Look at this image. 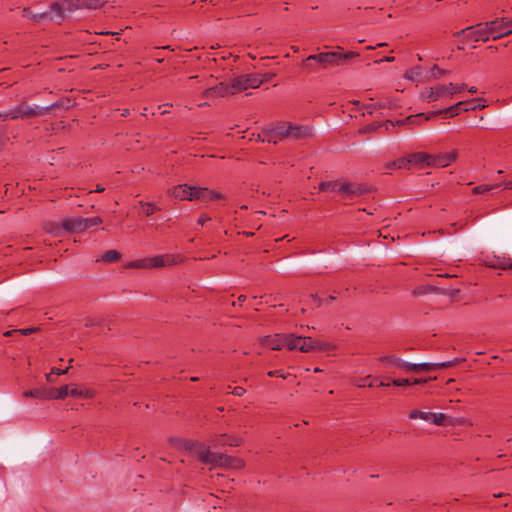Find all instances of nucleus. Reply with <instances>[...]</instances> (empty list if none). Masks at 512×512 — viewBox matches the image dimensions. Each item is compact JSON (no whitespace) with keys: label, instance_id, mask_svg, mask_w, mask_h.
<instances>
[{"label":"nucleus","instance_id":"1","mask_svg":"<svg viewBox=\"0 0 512 512\" xmlns=\"http://www.w3.org/2000/svg\"><path fill=\"white\" fill-rule=\"evenodd\" d=\"M471 41L486 42L490 38L498 39L512 33V23L504 19H495L490 22L478 23L461 31Z\"/></svg>","mask_w":512,"mask_h":512},{"label":"nucleus","instance_id":"2","mask_svg":"<svg viewBox=\"0 0 512 512\" xmlns=\"http://www.w3.org/2000/svg\"><path fill=\"white\" fill-rule=\"evenodd\" d=\"M74 105V102L70 99H61L52 103L49 106H31L27 102H21L12 109L0 111V121L5 122L7 120L25 119L31 117H37L44 115L50 110L55 109H68Z\"/></svg>","mask_w":512,"mask_h":512},{"label":"nucleus","instance_id":"3","mask_svg":"<svg viewBox=\"0 0 512 512\" xmlns=\"http://www.w3.org/2000/svg\"><path fill=\"white\" fill-rule=\"evenodd\" d=\"M482 99H474V100H467V101H460L456 103L455 105L446 108L444 110L431 112L429 114L425 113H419L416 115H410L404 119L401 124L403 125H417L421 126L423 125L427 120H429L431 117H434L439 114H443L445 118H451L456 115H458L461 111H470L475 110L478 107H485Z\"/></svg>","mask_w":512,"mask_h":512},{"label":"nucleus","instance_id":"4","mask_svg":"<svg viewBox=\"0 0 512 512\" xmlns=\"http://www.w3.org/2000/svg\"><path fill=\"white\" fill-rule=\"evenodd\" d=\"M256 137L257 141L276 144L283 139L292 138L300 140L313 137L312 130H260L251 134V140Z\"/></svg>","mask_w":512,"mask_h":512},{"label":"nucleus","instance_id":"5","mask_svg":"<svg viewBox=\"0 0 512 512\" xmlns=\"http://www.w3.org/2000/svg\"><path fill=\"white\" fill-rule=\"evenodd\" d=\"M261 85L258 73L241 75L234 78L229 86L226 85V93L236 94L248 89H255Z\"/></svg>","mask_w":512,"mask_h":512},{"label":"nucleus","instance_id":"6","mask_svg":"<svg viewBox=\"0 0 512 512\" xmlns=\"http://www.w3.org/2000/svg\"><path fill=\"white\" fill-rule=\"evenodd\" d=\"M177 263V259L175 256L166 254V255H159V256H153L148 257L140 260L132 261L128 264L129 268H156V267H163L166 265H174Z\"/></svg>","mask_w":512,"mask_h":512},{"label":"nucleus","instance_id":"7","mask_svg":"<svg viewBox=\"0 0 512 512\" xmlns=\"http://www.w3.org/2000/svg\"><path fill=\"white\" fill-rule=\"evenodd\" d=\"M359 56V53L348 51V52H339V51H331V52H322V64L320 68L328 69L336 66L344 65L348 59Z\"/></svg>","mask_w":512,"mask_h":512},{"label":"nucleus","instance_id":"8","mask_svg":"<svg viewBox=\"0 0 512 512\" xmlns=\"http://www.w3.org/2000/svg\"><path fill=\"white\" fill-rule=\"evenodd\" d=\"M343 189V199L345 200H353L356 197L363 196L365 194H370L375 191V188L366 183H354L349 181H344Z\"/></svg>","mask_w":512,"mask_h":512},{"label":"nucleus","instance_id":"9","mask_svg":"<svg viewBox=\"0 0 512 512\" xmlns=\"http://www.w3.org/2000/svg\"><path fill=\"white\" fill-rule=\"evenodd\" d=\"M444 97H451L448 84H437L433 87H426L420 92V98L429 103Z\"/></svg>","mask_w":512,"mask_h":512},{"label":"nucleus","instance_id":"10","mask_svg":"<svg viewBox=\"0 0 512 512\" xmlns=\"http://www.w3.org/2000/svg\"><path fill=\"white\" fill-rule=\"evenodd\" d=\"M457 151L453 150L450 153H439V154H430V159L426 163L428 167H447L450 163L454 162L457 159Z\"/></svg>","mask_w":512,"mask_h":512},{"label":"nucleus","instance_id":"11","mask_svg":"<svg viewBox=\"0 0 512 512\" xmlns=\"http://www.w3.org/2000/svg\"><path fill=\"white\" fill-rule=\"evenodd\" d=\"M200 460L205 464H211V469L219 467L222 468V456L216 454L204 446H199L197 450Z\"/></svg>","mask_w":512,"mask_h":512},{"label":"nucleus","instance_id":"12","mask_svg":"<svg viewBox=\"0 0 512 512\" xmlns=\"http://www.w3.org/2000/svg\"><path fill=\"white\" fill-rule=\"evenodd\" d=\"M168 193L176 199L192 201L194 200L195 186L177 185L169 189Z\"/></svg>","mask_w":512,"mask_h":512},{"label":"nucleus","instance_id":"13","mask_svg":"<svg viewBox=\"0 0 512 512\" xmlns=\"http://www.w3.org/2000/svg\"><path fill=\"white\" fill-rule=\"evenodd\" d=\"M62 228L67 232H82L86 230L83 217L67 218L62 222Z\"/></svg>","mask_w":512,"mask_h":512},{"label":"nucleus","instance_id":"14","mask_svg":"<svg viewBox=\"0 0 512 512\" xmlns=\"http://www.w3.org/2000/svg\"><path fill=\"white\" fill-rule=\"evenodd\" d=\"M408 158L410 160L409 161L410 169L412 167L423 169V168L428 167L426 165V163L430 159V154L427 152H415V153L408 154Z\"/></svg>","mask_w":512,"mask_h":512},{"label":"nucleus","instance_id":"15","mask_svg":"<svg viewBox=\"0 0 512 512\" xmlns=\"http://www.w3.org/2000/svg\"><path fill=\"white\" fill-rule=\"evenodd\" d=\"M220 197L221 195L219 193L209 190L208 188L195 187L194 200H200L208 203Z\"/></svg>","mask_w":512,"mask_h":512},{"label":"nucleus","instance_id":"16","mask_svg":"<svg viewBox=\"0 0 512 512\" xmlns=\"http://www.w3.org/2000/svg\"><path fill=\"white\" fill-rule=\"evenodd\" d=\"M344 181L340 180H331V181H321L318 185V188L321 192L331 191L338 192L343 197V189Z\"/></svg>","mask_w":512,"mask_h":512},{"label":"nucleus","instance_id":"17","mask_svg":"<svg viewBox=\"0 0 512 512\" xmlns=\"http://www.w3.org/2000/svg\"><path fill=\"white\" fill-rule=\"evenodd\" d=\"M283 334L268 335L262 338L261 343L272 350H281L283 348Z\"/></svg>","mask_w":512,"mask_h":512},{"label":"nucleus","instance_id":"18","mask_svg":"<svg viewBox=\"0 0 512 512\" xmlns=\"http://www.w3.org/2000/svg\"><path fill=\"white\" fill-rule=\"evenodd\" d=\"M322 64V52L318 54L309 55L302 63L303 67L307 68L310 72L317 70L316 65L320 67Z\"/></svg>","mask_w":512,"mask_h":512},{"label":"nucleus","instance_id":"19","mask_svg":"<svg viewBox=\"0 0 512 512\" xmlns=\"http://www.w3.org/2000/svg\"><path fill=\"white\" fill-rule=\"evenodd\" d=\"M282 339L283 347H286L288 350H299L301 336H296L295 334H283Z\"/></svg>","mask_w":512,"mask_h":512},{"label":"nucleus","instance_id":"20","mask_svg":"<svg viewBox=\"0 0 512 512\" xmlns=\"http://www.w3.org/2000/svg\"><path fill=\"white\" fill-rule=\"evenodd\" d=\"M69 396L88 399L94 396V392L90 389H85L77 385H72L70 386Z\"/></svg>","mask_w":512,"mask_h":512},{"label":"nucleus","instance_id":"21","mask_svg":"<svg viewBox=\"0 0 512 512\" xmlns=\"http://www.w3.org/2000/svg\"><path fill=\"white\" fill-rule=\"evenodd\" d=\"M422 74L423 68L418 65L408 69L404 74V78L410 81L419 82L421 81Z\"/></svg>","mask_w":512,"mask_h":512},{"label":"nucleus","instance_id":"22","mask_svg":"<svg viewBox=\"0 0 512 512\" xmlns=\"http://www.w3.org/2000/svg\"><path fill=\"white\" fill-rule=\"evenodd\" d=\"M48 12L49 17L51 16V14H54L60 19H63L65 17V14L67 13L62 0L52 3L49 7Z\"/></svg>","mask_w":512,"mask_h":512},{"label":"nucleus","instance_id":"23","mask_svg":"<svg viewBox=\"0 0 512 512\" xmlns=\"http://www.w3.org/2000/svg\"><path fill=\"white\" fill-rule=\"evenodd\" d=\"M245 467V462L242 458L226 455V469L241 470Z\"/></svg>","mask_w":512,"mask_h":512},{"label":"nucleus","instance_id":"24","mask_svg":"<svg viewBox=\"0 0 512 512\" xmlns=\"http://www.w3.org/2000/svg\"><path fill=\"white\" fill-rule=\"evenodd\" d=\"M70 386L65 385L60 388H54L49 392V398L51 399H64L69 396Z\"/></svg>","mask_w":512,"mask_h":512},{"label":"nucleus","instance_id":"25","mask_svg":"<svg viewBox=\"0 0 512 512\" xmlns=\"http://www.w3.org/2000/svg\"><path fill=\"white\" fill-rule=\"evenodd\" d=\"M138 205L141 207L142 213L147 217L161 210V208L153 202L140 201Z\"/></svg>","mask_w":512,"mask_h":512},{"label":"nucleus","instance_id":"26","mask_svg":"<svg viewBox=\"0 0 512 512\" xmlns=\"http://www.w3.org/2000/svg\"><path fill=\"white\" fill-rule=\"evenodd\" d=\"M431 422L438 426H447L452 424V421L444 413H433Z\"/></svg>","mask_w":512,"mask_h":512},{"label":"nucleus","instance_id":"27","mask_svg":"<svg viewBox=\"0 0 512 512\" xmlns=\"http://www.w3.org/2000/svg\"><path fill=\"white\" fill-rule=\"evenodd\" d=\"M409 158H408V155L406 156H403V157H400L396 160H394L393 162L389 163L388 164V168H396V169H410V165H409Z\"/></svg>","mask_w":512,"mask_h":512},{"label":"nucleus","instance_id":"28","mask_svg":"<svg viewBox=\"0 0 512 512\" xmlns=\"http://www.w3.org/2000/svg\"><path fill=\"white\" fill-rule=\"evenodd\" d=\"M313 351H332L336 346L330 342L314 339Z\"/></svg>","mask_w":512,"mask_h":512},{"label":"nucleus","instance_id":"29","mask_svg":"<svg viewBox=\"0 0 512 512\" xmlns=\"http://www.w3.org/2000/svg\"><path fill=\"white\" fill-rule=\"evenodd\" d=\"M23 17H28L33 21L39 22L49 17V12L33 13L29 8L23 9Z\"/></svg>","mask_w":512,"mask_h":512},{"label":"nucleus","instance_id":"30","mask_svg":"<svg viewBox=\"0 0 512 512\" xmlns=\"http://www.w3.org/2000/svg\"><path fill=\"white\" fill-rule=\"evenodd\" d=\"M79 2V9H98L103 5L100 0H76Z\"/></svg>","mask_w":512,"mask_h":512},{"label":"nucleus","instance_id":"31","mask_svg":"<svg viewBox=\"0 0 512 512\" xmlns=\"http://www.w3.org/2000/svg\"><path fill=\"white\" fill-rule=\"evenodd\" d=\"M313 343H314L313 338L301 336L299 350L304 353L311 352V351H313V346H314Z\"/></svg>","mask_w":512,"mask_h":512},{"label":"nucleus","instance_id":"32","mask_svg":"<svg viewBox=\"0 0 512 512\" xmlns=\"http://www.w3.org/2000/svg\"><path fill=\"white\" fill-rule=\"evenodd\" d=\"M432 415H433V412H423V411L414 409V410L410 411L409 418L410 419L420 418L425 421H431Z\"/></svg>","mask_w":512,"mask_h":512},{"label":"nucleus","instance_id":"33","mask_svg":"<svg viewBox=\"0 0 512 512\" xmlns=\"http://www.w3.org/2000/svg\"><path fill=\"white\" fill-rule=\"evenodd\" d=\"M223 84L220 83L219 85L217 86H214V87H211L209 89H207L205 91V97L206 98H213V97H216V96H219V97H222L223 96Z\"/></svg>","mask_w":512,"mask_h":512},{"label":"nucleus","instance_id":"34","mask_svg":"<svg viewBox=\"0 0 512 512\" xmlns=\"http://www.w3.org/2000/svg\"><path fill=\"white\" fill-rule=\"evenodd\" d=\"M208 505L211 506L212 512H223L222 510V501L218 496L210 495L209 499H207Z\"/></svg>","mask_w":512,"mask_h":512},{"label":"nucleus","instance_id":"35","mask_svg":"<svg viewBox=\"0 0 512 512\" xmlns=\"http://www.w3.org/2000/svg\"><path fill=\"white\" fill-rule=\"evenodd\" d=\"M246 300L245 295L238 296L237 300L234 299V295L226 296V305L229 304L232 309H236V307H241L242 303Z\"/></svg>","mask_w":512,"mask_h":512},{"label":"nucleus","instance_id":"36","mask_svg":"<svg viewBox=\"0 0 512 512\" xmlns=\"http://www.w3.org/2000/svg\"><path fill=\"white\" fill-rule=\"evenodd\" d=\"M380 362L391 365L397 368L400 358L396 355L381 356L378 359Z\"/></svg>","mask_w":512,"mask_h":512},{"label":"nucleus","instance_id":"37","mask_svg":"<svg viewBox=\"0 0 512 512\" xmlns=\"http://www.w3.org/2000/svg\"><path fill=\"white\" fill-rule=\"evenodd\" d=\"M120 254L116 250H108L102 255V260L105 262H114L118 260Z\"/></svg>","mask_w":512,"mask_h":512},{"label":"nucleus","instance_id":"38","mask_svg":"<svg viewBox=\"0 0 512 512\" xmlns=\"http://www.w3.org/2000/svg\"><path fill=\"white\" fill-rule=\"evenodd\" d=\"M246 392V389L240 386L232 387L231 385H226V396L228 394H232L234 396H242Z\"/></svg>","mask_w":512,"mask_h":512},{"label":"nucleus","instance_id":"39","mask_svg":"<svg viewBox=\"0 0 512 512\" xmlns=\"http://www.w3.org/2000/svg\"><path fill=\"white\" fill-rule=\"evenodd\" d=\"M437 290V288L431 286V285H423V286H419V287H416L414 290H413V295H423V294H427V293H430V292H433Z\"/></svg>","mask_w":512,"mask_h":512},{"label":"nucleus","instance_id":"40","mask_svg":"<svg viewBox=\"0 0 512 512\" xmlns=\"http://www.w3.org/2000/svg\"><path fill=\"white\" fill-rule=\"evenodd\" d=\"M430 73H431V78L433 79H440L442 78L444 75L448 74L449 71L447 70H444V69H441L440 67H438L437 65H434L431 70H430Z\"/></svg>","mask_w":512,"mask_h":512},{"label":"nucleus","instance_id":"41","mask_svg":"<svg viewBox=\"0 0 512 512\" xmlns=\"http://www.w3.org/2000/svg\"><path fill=\"white\" fill-rule=\"evenodd\" d=\"M464 359H460V358H454L452 360H449V361H445V362H439L438 363V368H450V367H454L458 364H460L461 362H463Z\"/></svg>","mask_w":512,"mask_h":512},{"label":"nucleus","instance_id":"42","mask_svg":"<svg viewBox=\"0 0 512 512\" xmlns=\"http://www.w3.org/2000/svg\"><path fill=\"white\" fill-rule=\"evenodd\" d=\"M64 7L67 12H73L75 10H79V2H76V0H62Z\"/></svg>","mask_w":512,"mask_h":512},{"label":"nucleus","instance_id":"43","mask_svg":"<svg viewBox=\"0 0 512 512\" xmlns=\"http://www.w3.org/2000/svg\"><path fill=\"white\" fill-rule=\"evenodd\" d=\"M84 222H85V226H86V230L93 227V226H98L102 223V219L98 216L96 217H91V218H84Z\"/></svg>","mask_w":512,"mask_h":512},{"label":"nucleus","instance_id":"44","mask_svg":"<svg viewBox=\"0 0 512 512\" xmlns=\"http://www.w3.org/2000/svg\"><path fill=\"white\" fill-rule=\"evenodd\" d=\"M465 88H466L465 84L448 83V90H450V92H451V97L454 94L461 93Z\"/></svg>","mask_w":512,"mask_h":512},{"label":"nucleus","instance_id":"45","mask_svg":"<svg viewBox=\"0 0 512 512\" xmlns=\"http://www.w3.org/2000/svg\"><path fill=\"white\" fill-rule=\"evenodd\" d=\"M417 367L419 368V372L420 371H432L435 369H439L438 363H428V362L418 363Z\"/></svg>","mask_w":512,"mask_h":512},{"label":"nucleus","instance_id":"46","mask_svg":"<svg viewBox=\"0 0 512 512\" xmlns=\"http://www.w3.org/2000/svg\"><path fill=\"white\" fill-rule=\"evenodd\" d=\"M241 443H242L241 437L226 435V445L236 447V446H240Z\"/></svg>","mask_w":512,"mask_h":512},{"label":"nucleus","instance_id":"47","mask_svg":"<svg viewBox=\"0 0 512 512\" xmlns=\"http://www.w3.org/2000/svg\"><path fill=\"white\" fill-rule=\"evenodd\" d=\"M493 189V186L488 184H481L473 188V194H483Z\"/></svg>","mask_w":512,"mask_h":512},{"label":"nucleus","instance_id":"48","mask_svg":"<svg viewBox=\"0 0 512 512\" xmlns=\"http://www.w3.org/2000/svg\"><path fill=\"white\" fill-rule=\"evenodd\" d=\"M275 76L274 73H265V74H259L258 73V80H261V84L270 81Z\"/></svg>","mask_w":512,"mask_h":512},{"label":"nucleus","instance_id":"49","mask_svg":"<svg viewBox=\"0 0 512 512\" xmlns=\"http://www.w3.org/2000/svg\"><path fill=\"white\" fill-rule=\"evenodd\" d=\"M392 384L394 386H410V379H394Z\"/></svg>","mask_w":512,"mask_h":512},{"label":"nucleus","instance_id":"50","mask_svg":"<svg viewBox=\"0 0 512 512\" xmlns=\"http://www.w3.org/2000/svg\"><path fill=\"white\" fill-rule=\"evenodd\" d=\"M436 379V377L432 378V377H429V378H425V379H422V378H413L410 380V386L411 385H417V384H422V383H426L430 380H434Z\"/></svg>","mask_w":512,"mask_h":512},{"label":"nucleus","instance_id":"51","mask_svg":"<svg viewBox=\"0 0 512 512\" xmlns=\"http://www.w3.org/2000/svg\"><path fill=\"white\" fill-rule=\"evenodd\" d=\"M25 397H33V398H40L41 397V391L40 390H29L24 392Z\"/></svg>","mask_w":512,"mask_h":512},{"label":"nucleus","instance_id":"52","mask_svg":"<svg viewBox=\"0 0 512 512\" xmlns=\"http://www.w3.org/2000/svg\"><path fill=\"white\" fill-rule=\"evenodd\" d=\"M267 375L269 377H281L283 379H285L287 377L286 374H284L282 370H272V371H269Z\"/></svg>","mask_w":512,"mask_h":512},{"label":"nucleus","instance_id":"53","mask_svg":"<svg viewBox=\"0 0 512 512\" xmlns=\"http://www.w3.org/2000/svg\"><path fill=\"white\" fill-rule=\"evenodd\" d=\"M310 297L316 303L317 307L322 306V304L324 303V300L322 298L318 297L317 294H311Z\"/></svg>","mask_w":512,"mask_h":512},{"label":"nucleus","instance_id":"54","mask_svg":"<svg viewBox=\"0 0 512 512\" xmlns=\"http://www.w3.org/2000/svg\"><path fill=\"white\" fill-rule=\"evenodd\" d=\"M410 365H411V363L404 362L400 359L397 368H401L406 371H410Z\"/></svg>","mask_w":512,"mask_h":512},{"label":"nucleus","instance_id":"55","mask_svg":"<svg viewBox=\"0 0 512 512\" xmlns=\"http://www.w3.org/2000/svg\"><path fill=\"white\" fill-rule=\"evenodd\" d=\"M211 218L208 217L207 215H202L199 219H198V224L199 225H204L206 222L210 221Z\"/></svg>","mask_w":512,"mask_h":512},{"label":"nucleus","instance_id":"56","mask_svg":"<svg viewBox=\"0 0 512 512\" xmlns=\"http://www.w3.org/2000/svg\"><path fill=\"white\" fill-rule=\"evenodd\" d=\"M7 139L8 138L4 135V130H0V149L4 146Z\"/></svg>","mask_w":512,"mask_h":512},{"label":"nucleus","instance_id":"57","mask_svg":"<svg viewBox=\"0 0 512 512\" xmlns=\"http://www.w3.org/2000/svg\"><path fill=\"white\" fill-rule=\"evenodd\" d=\"M66 372H67V368L66 369H59V368L52 369V373L55 375L65 374Z\"/></svg>","mask_w":512,"mask_h":512},{"label":"nucleus","instance_id":"58","mask_svg":"<svg viewBox=\"0 0 512 512\" xmlns=\"http://www.w3.org/2000/svg\"><path fill=\"white\" fill-rule=\"evenodd\" d=\"M395 60L394 57L392 56H387V57H384L383 59L379 60V61H376V63H381V62H393Z\"/></svg>","mask_w":512,"mask_h":512},{"label":"nucleus","instance_id":"59","mask_svg":"<svg viewBox=\"0 0 512 512\" xmlns=\"http://www.w3.org/2000/svg\"><path fill=\"white\" fill-rule=\"evenodd\" d=\"M376 381H377V378H373L368 384L360 385V387H365V386L374 387V386H377Z\"/></svg>","mask_w":512,"mask_h":512},{"label":"nucleus","instance_id":"60","mask_svg":"<svg viewBox=\"0 0 512 512\" xmlns=\"http://www.w3.org/2000/svg\"><path fill=\"white\" fill-rule=\"evenodd\" d=\"M418 363H411L410 371L419 372Z\"/></svg>","mask_w":512,"mask_h":512},{"label":"nucleus","instance_id":"61","mask_svg":"<svg viewBox=\"0 0 512 512\" xmlns=\"http://www.w3.org/2000/svg\"><path fill=\"white\" fill-rule=\"evenodd\" d=\"M33 331H34L33 328L19 330V332H21L24 335H28V334L32 333Z\"/></svg>","mask_w":512,"mask_h":512},{"label":"nucleus","instance_id":"62","mask_svg":"<svg viewBox=\"0 0 512 512\" xmlns=\"http://www.w3.org/2000/svg\"><path fill=\"white\" fill-rule=\"evenodd\" d=\"M334 300H336V296L330 295L326 300H324V303L329 304Z\"/></svg>","mask_w":512,"mask_h":512},{"label":"nucleus","instance_id":"63","mask_svg":"<svg viewBox=\"0 0 512 512\" xmlns=\"http://www.w3.org/2000/svg\"><path fill=\"white\" fill-rule=\"evenodd\" d=\"M104 190H105V188L100 184H98L95 189V191L98 193L103 192Z\"/></svg>","mask_w":512,"mask_h":512},{"label":"nucleus","instance_id":"64","mask_svg":"<svg viewBox=\"0 0 512 512\" xmlns=\"http://www.w3.org/2000/svg\"><path fill=\"white\" fill-rule=\"evenodd\" d=\"M505 189H512V182L505 183Z\"/></svg>","mask_w":512,"mask_h":512}]
</instances>
